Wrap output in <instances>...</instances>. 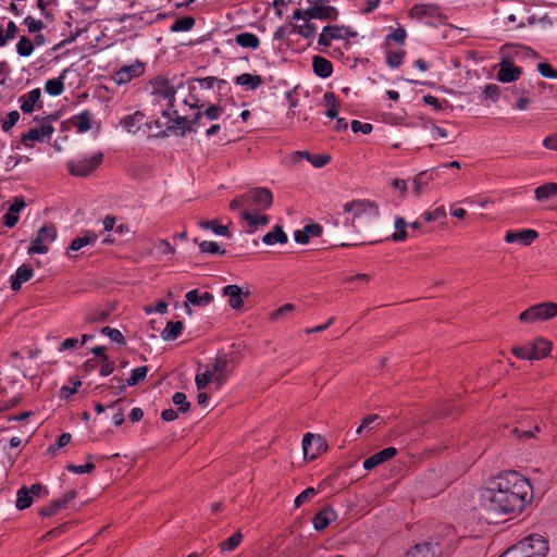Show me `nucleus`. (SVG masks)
<instances>
[{
    "instance_id": "obj_1",
    "label": "nucleus",
    "mask_w": 557,
    "mask_h": 557,
    "mask_svg": "<svg viewBox=\"0 0 557 557\" xmlns=\"http://www.w3.org/2000/svg\"><path fill=\"white\" fill-rule=\"evenodd\" d=\"M532 499V486L528 479L516 471H508L490 480L481 490L480 506L488 518L521 512Z\"/></svg>"
},
{
    "instance_id": "obj_2",
    "label": "nucleus",
    "mask_w": 557,
    "mask_h": 557,
    "mask_svg": "<svg viewBox=\"0 0 557 557\" xmlns=\"http://www.w3.org/2000/svg\"><path fill=\"white\" fill-rule=\"evenodd\" d=\"M150 95L154 103L163 104L162 116H170L174 108L175 94L185 87L183 81L170 79L164 76H156L149 82Z\"/></svg>"
},
{
    "instance_id": "obj_3",
    "label": "nucleus",
    "mask_w": 557,
    "mask_h": 557,
    "mask_svg": "<svg viewBox=\"0 0 557 557\" xmlns=\"http://www.w3.org/2000/svg\"><path fill=\"white\" fill-rule=\"evenodd\" d=\"M343 212L347 214L345 225L356 232H359L361 226L375 220L380 214L377 205L369 199L348 201L343 206Z\"/></svg>"
},
{
    "instance_id": "obj_4",
    "label": "nucleus",
    "mask_w": 557,
    "mask_h": 557,
    "mask_svg": "<svg viewBox=\"0 0 557 557\" xmlns=\"http://www.w3.org/2000/svg\"><path fill=\"white\" fill-rule=\"evenodd\" d=\"M338 16L336 8L329 5L326 0H314L308 1V7L302 9H296L293 13L294 20H325L333 21Z\"/></svg>"
},
{
    "instance_id": "obj_5",
    "label": "nucleus",
    "mask_w": 557,
    "mask_h": 557,
    "mask_svg": "<svg viewBox=\"0 0 557 557\" xmlns=\"http://www.w3.org/2000/svg\"><path fill=\"white\" fill-rule=\"evenodd\" d=\"M164 117L169 120L166 131L182 137L186 136L188 133H195L197 127H200L201 124V112H197L193 119L188 120L185 116H181L173 108L171 115Z\"/></svg>"
},
{
    "instance_id": "obj_6",
    "label": "nucleus",
    "mask_w": 557,
    "mask_h": 557,
    "mask_svg": "<svg viewBox=\"0 0 557 557\" xmlns=\"http://www.w3.org/2000/svg\"><path fill=\"white\" fill-rule=\"evenodd\" d=\"M104 154L97 152L90 157H82L67 161L66 168L71 175L76 177H87L94 173L103 162Z\"/></svg>"
},
{
    "instance_id": "obj_7",
    "label": "nucleus",
    "mask_w": 557,
    "mask_h": 557,
    "mask_svg": "<svg viewBox=\"0 0 557 557\" xmlns=\"http://www.w3.org/2000/svg\"><path fill=\"white\" fill-rule=\"evenodd\" d=\"M511 549L523 557H546L548 543L543 536L533 534L511 547Z\"/></svg>"
},
{
    "instance_id": "obj_8",
    "label": "nucleus",
    "mask_w": 557,
    "mask_h": 557,
    "mask_svg": "<svg viewBox=\"0 0 557 557\" xmlns=\"http://www.w3.org/2000/svg\"><path fill=\"white\" fill-rule=\"evenodd\" d=\"M557 315V304L556 302H541L533 305L527 310L522 311L519 315V321L522 323H534L540 321H546Z\"/></svg>"
},
{
    "instance_id": "obj_9",
    "label": "nucleus",
    "mask_w": 557,
    "mask_h": 557,
    "mask_svg": "<svg viewBox=\"0 0 557 557\" xmlns=\"http://www.w3.org/2000/svg\"><path fill=\"white\" fill-rule=\"evenodd\" d=\"M235 357L233 354H219L216 358L209 363L206 368L209 370L211 375L214 379V382L221 386L226 379L228 377L230 373L235 368Z\"/></svg>"
},
{
    "instance_id": "obj_10",
    "label": "nucleus",
    "mask_w": 557,
    "mask_h": 557,
    "mask_svg": "<svg viewBox=\"0 0 557 557\" xmlns=\"http://www.w3.org/2000/svg\"><path fill=\"white\" fill-rule=\"evenodd\" d=\"M246 208L251 212H262L269 209L273 202V196L270 189L258 187L250 189L244 194Z\"/></svg>"
},
{
    "instance_id": "obj_11",
    "label": "nucleus",
    "mask_w": 557,
    "mask_h": 557,
    "mask_svg": "<svg viewBox=\"0 0 557 557\" xmlns=\"http://www.w3.org/2000/svg\"><path fill=\"white\" fill-rule=\"evenodd\" d=\"M57 238V227L54 224L49 223L41 226L36 236L32 239L30 246L27 249L28 255H44L49 250L50 244Z\"/></svg>"
},
{
    "instance_id": "obj_12",
    "label": "nucleus",
    "mask_w": 557,
    "mask_h": 557,
    "mask_svg": "<svg viewBox=\"0 0 557 557\" xmlns=\"http://www.w3.org/2000/svg\"><path fill=\"white\" fill-rule=\"evenodd\" d=\"M302 449L306 458L314 459L326 449V443L320 435L306 433L302 438Z\"/></svg>"
},
{
    "instance_id": "obj_13",
    "label": "nucleus",
    "mask_w": 557,
    "mask_h": 557,
    "mask_svg": "<svg viewBox=\"0 0 557 557\" xmlns=\"http://www.w3.org/2000/svg\"><path fill=\"white\" fill-rule=\"evenodd\" d=\"M145 64L140 61H135L132 64L123 65L113 75L116 84L122 85L131 82L133 78L140 76L144 73Z\"/></svg>"
},
{
    "instance_id": "obj_14",
    "label": "nucleus",
    "mask_w": 557,
    "mask_h": 557,
    "mask_svg": "<svg viewBox=\"0 0 557 557\" xmlns=\"http://www.w3.org/2000/svg\"><path fill=\"white\" fill-rule=\"evenodd\" d=\"M240 219L246 222V231L248 233L257 232L260 227L268 225L270 221L269 215L260 212H251L249 210L240 211Z\"/></svg>"
},
{
    "instance_id": "obj_15",
    "label": "nucleus",
    "mask_w": 557,
    "mask_h": 557,
    "mask_svg": "<svg viewBox=\"0 0 557 557\" xmlns=\"http://www.w3.org/2000/svg\"><path fill=\"white\" fill-rule=\"evenodd\" d=\"M53 132L54 128L51 124L44 123L39 127L30 128L27 133L23 134L21 140L25 146L30 147L29 141H42L44 138L50 137Z\"/></svg>"
},
{
    "instance_id": "obj_16",
    "label": "nucleus",
    "mask_w": 557,
    "mask_h": 557,
    "mask_svg": "<svg viewBox=\"0 0 557 557\" xmlns=\"http://www.w3.org/2000/svg\"><path fill=\"white\" fill-rule=\"evenodd\" d=\"M441 548L437 543H420L414 545L406 554V557H438Z\"/></svg>"
},
{
    "instance_id": "obj_17",
    "label": "nucleus",
    "mask_w": 557,
    "mask_h": 557,
    "mask_svg": "<svg viewBox=\"0 0 557 557\" xmlns=\"http://www.w3.org/2000/svg\"><path fill=\"white\" fill-rule=\"evenodd\" d=\"M347 34V29L343 26L329 25L322 29L318 44L323 47H330L333 39H343Z\"/></svg>"
},
{
    "instance_id": "obj_18",
    "label": "nucleus",
    "mask_w": 557,
    "mask_h": 557,
    "mask_svg": "<svg viewBox=\"0 0 557 557\" xmlns=\"http://www.w3.org/2000/svg\"><path fill=\"white\" fill-rule=\"evenodd\" d=\"M337 518V513L335 510L330 507H323L319 512H317L312 519L313 527L317 531H323L326 529L333 521Z\"/></svg>"
},
{
    "instance_id": "obj_19",
    "label": "nucleus",
    "mask_w": 557,
    "mask_h": 557,
    "mask_svg": "<svg viewBox=\"0 0 557 557\" xmlns=\"http://www.w3.org/2000/svg\"><path fill=\"white\" fill-rule=\"evenodd\" d=\"M534 196L537 201L557 206V183L550 182L536 187Z\"/></svg>"
},
{
    "instance_id": "obj_20",
    "label": "nucleus",
    "mask_w": 557,
    "mask_h": 557,
    "mask_svg": "<svg viewBox=\"0 0 557 557\" xmlns=\"http://www.w3.org/2000/svg\"><path fill=\"white\" fill-rule=\"evenodd\" d=\"M249 294V290L244 292L242 287L237 285H226L223 288V295L228 297V305L236 310L244 306L243 297Z\"/></svg>"
},
{
    "instance_id": "obj_21",
    "label": "nucleus",
    "mask_w": 557,
    "mask_h": 557,
    "mask_svg": "<svg viewBox=\"0 0 557 557\" xmlns=\"http://www.w3.org/2000/svg\"><path fill=\"white\" fill-rule=\"evenodd\" d=\"M397 449L395 447H387L379 453L372 455L371 457L367 458L363 462V468L366 470H372L379 465H382L383 462L392 459L394 456H396Z\"/></svg>"
},
{
    "instance_id": "obj_22",
    "label": "nucleus",
    "mask_w": 557,
    "mask_h": 557,
    "mask_svg": "<svg viewBox=\"0 0 557 557\" xmlns=\"http://www.w3.org/2000/svg\"><path fill=\"white\" fill-rule=\"evenodd\" d=\"M440 15L441 12L437 4H416L409 10V16L417 21H422L424 17H437Z\"/></svg>"
},
{
    "instance_id": "obj_23",
    "label": "nucleus",
    "mask_w": 557,
    "mask_h": 557,
    "mask_svg": "<svg viewBox=\"0 0 557 557\" xmlns=\"http://www.w3.org/2000/svg\"><path fill=\"white\" fill-rule=\"evenodd\" d=\"M521 74L520 67L516 66L512 62L503 61L499 64V70L497 73L498 81L503 83H511L519 78Z\"/></svg>"
},
{
    "instance_id": "obj_24",
    "label": "nucleus",
    "mask_w": 557,
    "mask_h": 557,
    "mask_svg": "<svg viewBox=\"0 0 557 557\" xmlns=\"http://www.w3.org/2000/svg\"><path fill=\"white\" fill-rule=\"evenodd\" d=\"M537 236L539 234L534 230L509 231L505 235V240L509 244L520 242L528 246L536 239Z\"/></svg>"
},
{
    "instance_id": "obj_25",
    "label": "nucleus",
    "mask_w": 557,
    "mask_h": 557,
    "mask_svg": "<svg viewBox=\"0 0 557 557\" xmlns=\"http://www.w3.org/2000/svg\"><path fill=\"white\" fill-rule=\"evenodd\" d=\"M34 275V270L30 264H22L17 268L15 275L11 276V288L14 292L21 289L23 283L29 281Z\"/></svg>"
},
{
    "instance_id": "obj_26",
    "label": "nucleus",
    "mask_w": 557,
    "mask_h": 557,
    "mask_svg": "<svg viewBox=\"0 0 557 557\" xmlns=\"http://www.w3.org/2000/svg\"><path fill=\"white\" fill-rule=\"evenodd\" d=\"M145 114L141 111H136L128 114L120 120V125L127 132L135 134L137 133L144 122Z\"/></svg>"
},
{
    "instance_id": "obj_27",
    "label": "nucleus",
    "mask_w": 557,
    "mask_h": 557,
    "mask_svg": "<svg viewBox=\"0 0 557 557\" xmlns=\"http://www.w3.org/2000/svg\"><path fill=\"white\" fill-rule=\"evenodd\" d=\"M304 158H306L314 168H323L331 160L329 154H310L308 151H295L292 154V159L295 162H298Z\"/></svg>"
},
{
    "instance_id": "obj_28",
    "label": "nucleus",
    "mask_w": 557,
    "mask_h": 557,
    "mask_svg": "<svg viewBox=\"0 0 557 557\" xmlns=\"http://www.w3.org/2000/svg\"><path fill=\"white\" fill-rule=\"evenodd\" d=\"M41 90L40 88H35L28 91L25 95H22L18 98V102L21 103V110L23 113H32L35 109V106L40 101Z\"/></svg>"
},
{
    "instance_id": "obj_29",
    "label": "nucleus",
    "mask_w": 557,
    "mask_h": 557,
    "mask_svg": "<svg viewBox=\"0 0 557 557\" xmlns=\"http://www.w3.org/2000/svg\"><path fill=\"white\" fill-rule=\"evenodd\" d=\"M322 234V226L317 223L308 224L302 230L294 233V238L298 244H307L310 237H319Z\"/></svg>"
},
{
    "instance_id": "obj_30",
    "label": "nucleus",
    "mask_w": 557,
    "mask_h": 557,
    "mask_svg": "<svg viewBox=\"0 0 557 557\" xmlns=\"http://www.w3.org/2000/svg\"><path fill=\"white\" fill-rule=\"evenodd\" d=\"M185 297H186L185 306H186L188 312H190V309L188 307L189 304L195 305V306L205 307V306H208L209 304H211V301L213 300V295L211 293L205 292L203 294L199 295L197 289H191V290L187 292Z\"/></svg>"
},
{
    "instance_id": "obj_31",
    "label": "nucleus",
    "mask_w": 557,
    "mask_h": 557,
    "mask_svg": "<svg viewBox=\"0 0 557 557\" xmlns=\"http://www.w3.org/2000/svg\"><path fill=\"white\" fill-rule=\"evenodd\" d=\"M312 67L314 74L321 78H327L333 73L332 62L321 55H314L312 58Z\"/></svg>"
},
{
    "instance_id": "obj_32",
    "label": "nucleus",
    "mask_w": 557,
    "mask_h": 557,
    "mask_svg": "<svg viewBox=\"0 0 557 557\" xmlns=\"http://www.w3.org/2000/svg\"><path fill=\"white\" fill-rule=\"evenodd\" d=\"M234 42L242 48L256 50L260 46V39L257 35L248 32L236 34Z\"/></svg>"
},
{
    "instance_id": "obj_33",
    "label": "nucleus",
    "mask_w": 557,
    "mask_h": 557,
    "mask_svg": "<svg viewBox=\"0 0 557 557\" xmlns=\"http://www.w3.org/2000/svg\"><path fill=\"white\" fill-rule=\"evenodd\" d=\"M235 84L246 87L247 90H255L263 84V79L258 74L243 73L235 78Z\"/></svg>"
},
{
    "instance_id": "obj_34",
    "label": "nucleus",
    "mask_w": 557,
    "mask_h": 557,
    "mask_svg": "<svg viewBox=\"0 0 557 557\" xmlns=\"http://www.w3.org/2000/svg\"><path fill=\"white\" fill-rule=\"evenodd\" d=\"M91 119L92 114L88 110H85L74 115L71 122L78 133H86L91 128Z\"/></svg>"
},
{
    "instance_id": "obj_35",
    "label": "nucleus",
    "mask_w": 557,
    "mask_h": 557,
    "mask_svg": "<svg viewBox=\"0 0 557 557\" xmlns=\"http://www.w3.org/2000/svg\"><path fill=\"white\" fill-rule=\"evenodd\" d=\"M532 357L534 360H539L545 358L552 350L550 342L539 337L534 341V343L530 346Z\"/></svg>"
},
{
    "instance_id": "obj_36",
    "label": "nucleus",
    "mask_w": 557,
    "mask_h": 557,
    "mask_svg": "<svg viewBox=\"0 0 557 557\" xmlns=\"http://www.w3.org/2000/svg\"><path fill=\"white\" fill-rule=\"evenodd\" d=\"M67 70H64L58 78L48 79L45 84V90L50 96H59L64 91V78Z\"/></svg>"
},
{
    "instance_id": "obj_37",
    "label": "nucleus",
    "mask_w": 557,
    "mask_h": 557,
    "mask_svg": "<svg viewBox=\"0 0 557 557\" xmlns=\"http://www.w3.org/2000/svg\"><path fill=\"white\" fill-rule=\"evenodd\" d=\"M97 239L98 235L95 232L87 231L83 236L74 238L71 242L69 249L72 251H77L87 245H94Z\"/></svg>"
},
{
    "instance_id": "obj_38",
    "label": "nucleus",
    "mask_w": 557,
    "mask_h": 557,
    "mask_svg": "<svg viewBox=\"0 0 557 557\" xmlns=\"http://www.w3.org/2000/svg\"><path fill=\"white\" fill-rule=\"evenodd\" d=\"M287 240H288L287 235L280 225H276L273 228V231L267 233L262 237V242L269 246H272L275 244H285V243H287Z\"/></svg>"
},
{
    "instance_id": "obj_39",
    "label": "nucleus",
    "mask_w": 557,
    "mask_h": 557,
    "mask_svg": "<svg viewBox=\"0 0 557 557\" xmlns=\"http://www.w3.org/2000/svg\"><path fill=\"white\" fill-rule=\"evenodd\" d=\"M183 330V322L182 321H170L168 322L165 329L161 333V337L164 341H174L176 339Z\"/></svg>"
},
{
    "instance_id": "obj_40",
    "label": "nucleus",
    "mask_w": 557,
    "mask_h": 557,
    "mask_svg": "<svg viewBox=\"0 0 557 557\" xmlns=\"http://www.w3.org/2000/svg\"><path fill=\"white\" fill-rule=\"evenodd\" d=\"M32 504H33V497L28 493V487L22 486L16 493L15 507L18 510H24V509L29 508L32 506Z\"/></svg>"
},
{
    "instance_id": "obj_41",
    "label": "nucleus",
    "mask_w": 557,
    "mask_h": 557,
    "mask_svg": "<svg viewBox=\"0 0 557 557\" xmlns=\"http://www.w3.org/2000/svg\"><path fill=\"white\" fill-rule=\"evenodd\" d=\"M324 106L327 107L325 115L330 119L337 116V107L339 104L336 96L333 92H325L323 96Z\"/></svg>"
},
{
    "instance_id": "obj_42",
    "label": "nucleus",
    "mask_w": 557,
    "mask_h": 557,
    "mask_svg": "<svg viewBox=\"0 0 557 557\" xmlns=\"http://www.w3.org/2000/svg\"><path fill=\"white\" fill-rule=\"evenodd\" d=\"M383 423V419L379 414H369L363 420L361 425L357 429V434H361L364 430L372 431Z\"/></svg>"
},
{
    "instance_id": "obj_43",
    "label": "nucleus",
    "mask_w": 557,
    "mask_h": 557,
    "mask_svg": "<svg viewBox=\"0 0 557 557\" xmlns=\"http://www.w3.org/2000/svg\"><path fill=\"white\" fill-rule=\"evenodd\" d=\"M195 18L193 16H184L177 18L172 25H171V32L178 33V32H188L195 26Z\"/></svg>"
},
{
    "instance_id": "obj_44",
    "label": "nucleus",
    "mask_w": 557,
    "mask_h": 557,
    "mask_svg": "<svg viewBox=\"0 0 557 557\" xmlns=\"http://www.w3.org/2000/svg\"><path fill=\"white\" fill-rule=\"evenodd\" d=\"M433 177L429 174V171H422L413 178V191L417 195H420L424 188L428 186L429 182L432 181Z\"/></svg>"
},
{
    "instance_id": "obj_45",
    "label": "nucleus",
    "mask_w": 557,
    "mask_h": 557,
    "mask_svg": "<svg viewBox=\"0 0 557 557\" xmlns=\"http://www.w3.org/2000/svg\"><path fill=\"white\" fill-rule=\"evenodd\" d=\"M407 222L405 221L404 218H396L395 220V227H396V232L392 235V239L394 242H403L405 240L407 237H408V232H407Z\"/></svg>"
},
{
    "instance_id": "obj_46",
    "label": "nucleus",
    "mask_w": 557,
    "mask_h": 557,
    "mask_svg": "<svg viewBox=\"0 0 557 557\" xmlns=\"http://www.w3.org/2000/svg\"><path fill=\"white\" fill-rule=\"evenodd\" d=\"M198 112H201V124H200V127H201V126L206 125L203 122V117H206L207 120H210V121L218 120L221 116L223 109L219 106L212 104V106L208 107L207 109H205L203 111H201V109H200Z\"/></svg>"
},
{
    "instance_id": "obj_47",
    "label": "nucleus",
    "mask_w": 557,
    "mask_h": 557,
    "mask_svg": "<svg viewBox=\"0 0 557 557\" xmlns=\"http://www.w3.org/2000/svg\"><path fill=\"white\" fill-rule=\"evenodd\" d=\"M16 51L21 57L30 55L34 51L33 41L28 37L22 36L16 45Z\"/></svg>"
},
{
    "instance_id": "obj_48",
    "label": "nucleus",
    "mask_w": 557,
    "mask_h": 557,
    "mask_svg": "<svg viewBox=\"0 0 557 557\" xmlns=\"http://www.w3.org/2000/svg\"><path fill=\"white\" fill-rule=\"evenodd\" d=\"M198 225L201 228H211L216 235L228 236L227 226L220 225L216 220L199 221Z\"/></svg>"
},
{
    "instance_id": "obj_49",
    "label": "nucleus",
    "mask_w": 557,
    "mask_h": 557,
    "mask_svg": "<svg viewBox=\"0 0 557 557\" xmlns=\"http://www.w3.org/2000/svg\"><path fill=\"white\" fill-rule=\"evenodd\" d=\"M243 535L239 531L232 534L228 539L220 543V548L222 550L232 552L242 542Z\"/></svg>"
},
{
    "instance_id": "obj_50",
    "label": "nucleus",
    "mask_w": 557,
    "mask_h": 557,
    "mask_svg": "<svg viewBox=\"0 0 557 557\" xmlns=\"http://www.w3.org/2000/svg\"><path fill=\"white\" fill-rule=\"evenodd\" d=\"M109 315H110V310L96 309L86 314L85 321L87 323L102 322V321H106L109 318Z\"/></svg>"
},
{
    "instance_id": "obj_51",
    "label": "nucleus",
    "mask_w": 557,
    "mask_h": 557,
    "mask_svg": "<svg viewBox=\"0 0 557 557\" xmlns=\"http://www.w3.org/2000/svg\"><path fill=\"white\" fill-rule=\"evenodd\" d=\"M446 216H447V214H446L444 207H437L434 210L424 212L422 214L424 222H428V223L442 221V220L446 219Z\"/></svg>"
},
{
    "instance_id": "obj_52",
    "label": "nucleus",
    "mask_w": 557,
    "mask_h": 557,
    "mask_svg": "<svg viewBox=\"0 0 557 557\" xmlns=\"http://www.w3.org/2000/svg\"><path fill=\"white\" fill-rule=\"evenodd\" d=\"M187 89H188V91H189V98H186V99L184 100V103H185L186 106H188L189 108H196V109L200 110V109L203 107V104H200V100H199V98H197V97L194 95V91L196 90L195 81L189 82V83L187 84Z\"/></svg>"
},
{
    "instance_id": "obj_53",
    "label": "nucleus",
    "mask_w": 557,
    "mask_h": 557,
    "mask_svg": "<svg viewBox=\"0 0 557 557\" xmlns=\"http://www.w3.org/2000/svg\"><path fill=\"white\" fill-rule=\"evenodd\" d=\"M147 372H148V368L145 366L135 368L132 371L131 376L126 381L127 385L134 386V385L138 384L140 381H143L146 377Z\"/></svg>"
},
{
    "instance_id": "obj_54",
    "label": "nucleus",
    "mask_w": 557,
    "mask_h": 557,
    "mask_svg": "<svg viewBox=\"0 0 557 557\" xmlns=\"http://www.w3.org/2000/svg\"><path fill=\"white\" fill-rule=\"evenodd\" d=\"M172 401L175 406L178 407V411L181 412H187L190 408V403L187 400V397L182 392H176L173 397Z\"/></svg>"
},
{
    "instance_id": "obj_55",
    "label": "nucleus",
    "mask_w": 557,
    "mask_h": 557,
    "mask_svg": "<svg viewBox=\"0 0 557 557\" xmlns=\"http://www.w3.org/2000/svg\"><path fill=\"white\" fill-rule=\"evenodd\" d=\"M199 249L203 253H219L224 255L225 250L221 249L215 242L203 240L199 244Z\"/></svg>"
},
{
    "instance_id": "obj_56",
    "label": "nucleus",
    "mask_w": 557,
    "mask_h": 557,
    "mask_svg": "<svg viewBox=\"0 0 557 557\" xmlns=\"http://www.w3.org/2000/svg\"><path fill=\"white\" fill-rule=\"evenodd\" d=\"M63 509L62 504L58 499H53L50 504L40 509L39 515L42 517H52Z\"/></svg>"
},
{
    "instance_id": "obj_57",
    "label": "nucleus",
    "mask_w": 557,
    "mask_h": 557,
    "mask_svg": "<svg viewBox=\"0 0 557 557\" xmlns=\"http://www.w3.org/2000/svg\"><path fill=\"white\" fill-rule=\"evenodd\" d=\"M101 333L103 335L108 336L114 343L125 344V338H124L123 334L117 329L104 326L101 329Z\"/></svg>"
},
{
    "instance_id": "obj_58",
    "label": "nucleus",
    "mask_w": 557,
    "mask_h": 557,
    "mask_svg": "<svg viewBox=\"0 0 557 557\" xmlns=\"http://www.w3.org/2000/svg\"><path fill=\"white\" fill-rule=\"evenodd\" d=\"M71 438L72 436L70 433H62L58 437L57 443L48 447V453L54 455L60 448L66 446L71 442Z\"/></svg>"
},
{
    "instance_id": "obj_59",
    "label": "nucleus",
    "mask_w": 557,
    "mask_h": 557,
    "mask_svg": "<svg viewBox=\"0 0 557 557\" xmlns=\"http://www.w3.org/2000/svg\"><path fill=\"white\" fill-rule=\"evenodd\" d=\"M317 495V490L314 487H308L305 491H302L296 498H295V507H300L305 503H307L309 499L314 497Z\"/></svg>"
},
{
    "instance_id": "obj_60",
    "label": "nucleus",
    "mask_w": 557,
    "mask_h": 557,
    "mask_svg": "<svg viewBox=\"0 0 557 557\" xmlns=\"http://www.w3.org/2000/svg\"><path fill=\"white\" fill-rule=\"evenodd\" d=\"M210 382H214V379L207 368L205 372L197 373L195 377V383L199 391L203 389Z\"/></svg>"
},
{
    "instance_id": "obj_61",
    "label": "nucleus",
    "mask_w": 557,
    "mask_h": 557,
    "mask_svg": "<svg viewBox=\"0 0 557 557\" xmlns=\"http://www.w3.org/2000/svg\"><path fill=\"white\" fill-rule=\"evenodd\" d=\"M20 120V113L14 110L8 113L7 119L3 120L1 128L3 132H9Z\"/></svg>"
},
{
    "instance_id": "obj_62",
    "label": "nucleus",
    "mask_w": 557,
    "mask_h": 557,
    "mask_svg": "<svg viewBox=\"0 0 557 557\" xmlns=\"http://www.w3.org/2000/svg\"><path fill=\"white\" fill-rule=\"evenodd\" d=\"M24 24L27 26L28 32L32 34H37L45 27V24L41 21L35 20L32 16H26L24 18Z\"/></svg>"
},
{
    "instance_id": "obj_63",
    "label": "nucleus",
    "mask_w": 557,
    "mask_h": 557,
    "mask_svg": "<svg viewBox=\"0 0 557 557\" xmlns=\"http://www.w3.org/2000/svg\"><path fill=\"white\" fill-rule=\"evenodd\" d=\"M306 23L299 26H296L297 33L301 35L305 38H310L314 36L317 32V27L314 24L310 23L309 21H305Z\"/></svg>"
},
{
    "instance_id": "obj_64",
    "label": "nucleus",
    "mask_w": 557,
    "mask_h": 557,
    "mask_svg": "<svg viewBox=\"0 0 557 557\" xmlns=\"http://www.w3.org/2000/svg\"><path fill=\"white\" fill-rule=\"evenodd\" d=\"M539 73L547 78H557V70H555L549 63L542 62L537 64Z\"/></svg>"
}]
</instances>
